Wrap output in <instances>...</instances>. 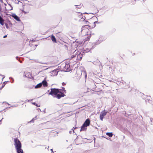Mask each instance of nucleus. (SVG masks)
<instances>
[{"label":"nucleus","mask_w":153,"mask_h":153,"mask_svg":"<svg viewBox=\"0 0 153 153\" xmlns=\"http://www.w3.org/2000/svg\"><path fill=\"white\" fill-rule=\"evenodd\" d=\"M83 53V52H81L75 50L72 53V55L71 56V59H73L75 62H77L78 60L81 59Z\"/></svg>","instance_id":"1"},{"label":"nucleus","mask_w":153,"mask_h":153,"mask_svg":"<svg viewBox=\"0 0 153 153\" xmlns=\"http://www.w3.org/2000/svg\"><path fill=\"white\" fill-rule=\"evenodd\" d=\"M14 144L15 148L17 153H23V150L22 149V144L19 140L17 138L14 139Z\"/></svg>","instance_id":"2"},{"label":"nucleus","mask_w":153,"mask_h":153,"mask_svg":"<svg viewBox=\"0 0 153 153\" xmlns=\"http://www.w3.org/2000/svg\"><path fill=\"white\" fill-rule=\"evenodd\" d=\"M61 68L65 72L69 71L70 70V65L69 63H63L61 66Z\"/></svg>","instance_id":"3"},{"label":"nucleus","mask_w":153,"mask_h":153,"mask_svg":"<svg viewBox=\"0 0 153 153\" xmlns=\"http://www.w3.org/2000/svg\"><path fill=\"white\" fill-rule=\"evenodd\" d=\"M60 89L56 88H51V91L49 94L53 96L55 95L56 96L57 94L59 92V90Z\"/></svg>","instance_id":"4"},{"label":"nucleus","mask_w":153,"mask_h":153,"mask_svg":"<svg viewBox=\"0 0 153 153\" xmlns=\"http://www.w3.org/2000/svg\"><path fill=\"white\" fill-rule=\"evenodd\" d=\"M107 113V112H105V110L101 112L100 116V119L101 120H103L104 117L106 115Z\"/></svg>","instance_id":"5"},{"label":"nucleus","mask_w":153,"mask_h":153,"mask_svg":"<svg viewBox=\"0 0 153 153\" xmlns=\"http://www.w3.org/2000/svg\"><path fill=\"white\" fill-rule=\"evenodd\" d=\"M105 40V38L101 36H99V39L98 40V42H96V44L97 45H98L101 42H102L103 41H104Z\"/></svg>","instance_id":"6"},{"label":"nucleus","mask_w":153,"mask_h":153,"mask_svg":"<svg viewBox=\"0 0 153 153\" xmlns=\"http://www.w3.org/2000/svg\"><path fill=\"white\" fill-rule=\"evenodd\" d=\"M90 123V120L89 119H87L85 120L83 124V126L85 125V127H87L89 125Z\"/></svg>","instance_id":"7"},{"label":"nucleus","mask_w":153,"mask_h":153,"mask_svg":"<svg viewBox=\"0 0 153 153\" xmlns=\"http://www.w3.org/2000/svg\"><path fill=\"white\" fill-rule=\"evenodd\" d=\"M59 93H60L61 94H57L56 96H54V97H56L58 99H59L62 97H63L65 96V95L64 94L62 93L61 92H59Z\"/></svg>","instance_id":"8"},{"label":"nucleus","mask_w":153,"mask_h":153,"mask_svg":"<svg viewBox=\"0 0 153 153\" xmlns=\"http://www.w3.org/2000/svg\"><path fill=\"white\" fill-rule=\"evenodd\" d=\"M12 16L18 22L20 21V20L19 17L15 14H13L12 15Z\"/></svg>","instance_id":"9"},{"label":"nucleus","mask_w":153,"mask_h":153,"mask_svg":"<svg viewBox=\"0 0 153 153\" xmlns=\"http://www.w3.org/2000/svg\"><path fill=\"white\" fill-rule=\"evenodd\" d=\"M45 79L41 82L42 85H43L44 87H47L48 86V83L46 80H45Z\"/></svg>","instance_id":"10"},{"label":"nucleus","mask_w":153,"mask_h":153,"mask_svg":"<svg viewBox=\"0 0 153 153\" xmlns=\"http://www.w3.org/2000/svg\"><path fill=\"white\" fill-rule=\"evenodd\" d=\"M23 75V76H25L26 77H30L31 76V74L29 72L25 73L24 72Z\"/></svg>","instance_id":"11"},{"label":"nucleus","mask_w":153,"mask_h":153,"mask_svg":"<svg viewBox=\"0 0 153 153\" xmlns=\"http://www.w3.org/2000/svg\"><path fill=\"white\" fill-rule=\"evenodd\" d=\"M51 38L52 41L53 42L56 43L57 42L56 39L54 36L53 35H52L51 36Z\"/></svg>","instance_id":"12"},{"label":"nucleus","mask_w":153,"mask_h":153,"mask_svg":"<svg viewBox=\"0 0 153 153\" xmlns=\"http://www.w3.org/2000/svg\"><path fill=\"white\" fill-rule=\"evenodd\" d=\"M87 127H85V125H84V126H83V124L82 125L81 127L80 131H84L86 129Z\"/></svg>","instance_id":"13"},{"label":"nucleus","mask_w":153,"mask_h":153,"mask_svg":"<svg viewBox=\"0 0 153 153\" xmlns=\"http://www.w3.org/2000/svg\"><path fill=\"white\" fill-rule=\"evenodd\" d=\"M42 86V85L41 83H40L38 84L37 85H36L35 87V88H40Z\"/></svg>","instance_id":"14"},{"label":"nucleus","mask_w":153,"mask_h":153,"mask_svg":"<svg viewBox=\"0 0 153 153\" xmlns=\"http://www.w3.org/2000/svg\"><path fill=\"white\" fill-rule=\"evenodd\" d=\"M83 74L85 75V78H86L87 76L86 73L85 71H82V75Z\"/></svg>","instance_id":"15"},{"label":"nucleus","mask_w":153,"mask_h":153,"mask_svg":"<svg viewBox=\"0 0 153 153\" xmlns=\"http://www.w3.org/2000/svg\"><path fill=\"white\" fill-rule=\"evenodd\" d=\"M106 135L110 137L112 136L113 134L111 132H107L106 134Z\"/></svg>","instance_id":"16"},{"label":"nucleus","mask_w":153,"mask_h":153,"mask_svg":"<svg viewBox=\"0 0 153 153\" xmlns=\"http://www.w3.org/2000/svg\"><path fill=\"white\" fill-rule=\"evenodd\" d=\"M82 5H83L82 4H80L79 5H75V6L76 7V9H77V8L80 9L81 7L82 6Z\"/></svg>","instance_id":"17"},{"label":"nucleus","mask_w":153,"mask_h":153,"mask_svg":"<svg viewBox=\"0 0 153 153\" xmlns=\"http://www.w3.org/2000/svg\"><path fill=\"white\" fill-rule=\"evenodd\" d=\"M36 116L35 117L33 118L32 120L29 121L28 123H30L32 122H33L36 119Z\"/></svg>","instance_id":"18"},{"label":"nucleus","mask_w":153,"mask_h":153,"mask_svg":"<svg viewBox=\"0 0 153 153\" xmlns=\"http://www.w3.org/2000/svg\"><path fill=\"white\" fill-rule=\"evenodd\" d=\"M4 20L2 19H1V21H0V24L2 25H3L4 24Z\"/></svg>","instance_id":"19"},{"label":"nucleus","mask_w":153,"mask_h":153,"mask_svg":"<svg viewBox=\"0 0 153 153\" xmlns=\"http://www.w3.org/2000/svg\"><path fill=\"white\" fill-rule=\"evenodd\" d=\"M32 104H33L36 106L37 107H40V105H38L35 102H32Z\"/></svg>","instance_id":"20"},{"label":"nucleus","mask_w":153,"mask_h":153,"mask_svg":"<svg viewBox=\"0 0 153 153\" xmlns=\"http://www.w3.org/2000/svg\"><path fill=\"white\" fill-rule=\"evenodd\" d=\"M5 25L6 26V28L8 29L9 28V27L8 24L7 23H5Z\"/></svg>","instance_id":"21"},{"label":"nucleus","mask_w":153,"mask_h":153,"mask_svg":"<svg viewBox=\"0 0 153 153\" xmlns=\"http://www.w3.org/2000/svg\"><path fill=\"white\" fill-rule=\"evenodd\" d=\"M153 120V119L152 118H150V123L151 124V125L152 124V121Z\"/></svg>","instance_id":"22"},{"label":"nucleus","mask_w":153,"mask_h":153,"mask_svg":"<svg viewBox=\"0 0 153 153\" xmlns=\"http://www.w3.org/2000/svg\"><path fill=\"white\" fill-rule=\"evenodd\" d=\"M9 82L8 81L7 82V81L4 82H3V85H4V86H5V84L7 83V82Z\"/></svg>","instance_id":"23"},{"label":"nucleus","mask_w":153,"mask_h":153,"mask_svg":"<svg viewBox=\"0 0 153 153\" xmlns=\"http://www.w3.org/2000/svg\"><path fill=\"white\" fill-rule=\"evenodd\" d=\"M62 90H63V91L65 93L66 91L65 90V88L64 87H62Z\"/></svg>","instance_id":"24"},{"label":"nucleus","mask_w":153,"mask_h":153,"mask_svg":"<svg viewBox=\"0 0 153 153\" xmlns=\"http://www.w3.org/2000/svg\"><path fill=\"white\" fill-rule=\"evenodd\" d=\"M9 5L11 7V9H10L9 10H12L13 9V7L11 6V5L10 4H9Z\"/></svg>","instance_id":"25"},{"label":"nucleus","mask_w":153,"mask_h":153,"mask_svg":"<svg viewBox=\"0 0 153 153\" xmlns=\"http://www.w3.org/2000/svg\"><path fill=\"white\" fill-rule=\"evenodd\" d=\"M32 100H33V99H32V100H26V101H28V102H30V101H31Z\"/></svg>","instance_id":"26"},{"label":"nucleus","mask_w":153,"mask_h":153,"mask_svg":"<svg viewBox=\"0 0 153 153\" xmlns=\"http://www.w3.org/2000/svg\"><path fill=\"white\" fill-rule=\"evenodd\" d=\"M95 23H99V22H98L97 21H95L94 22V24H95Z\"/></svg>","instance_id":"27"},{"label":"nucleus","mask_w":153,"mask_h":153,"mask_svg":"<svg viewBox=\"0 0 153 153\" xmlns=\"http://www.w3.org/2000/svg\"><path fill=\"white\" fill-rule=\"evenodd\" d=\"M10 79H11L13 81V82L14 81V79H13V78H12L11 77H10Z\"/></svg>","instance_id":"28"},{"label":"nucleus","mask_w":153,"mask_h":153,"mask_svg":"<svg viewBox=\"0 0 153 153\" xmlns=\"http://www.w3.org/2000/svg\"><path fill=\"white\" fill-rule=\"evenodd\" d=\"M82 19L84 20H85V16L82 17Z\"/></svg>","instance_id":"29"},{"label":"nucleus","mask_w":153,"mask_h":153,"mask_svg":"<svg viewBox=\"0 0 153 153\" xmlns=\"http://www.w3.org/2000/svg\"><path fill=\"white\" fill-rule=\"evenodd\" d=\"M62 85L64 86L65 85V84L63 82L62 83Z\"/></svg>","instance_id":"30"},{"label":"nucleus","mask_w":153,"mask_h":153,"mask_svg":"<svg viewBox=\"0 0 153 153\" xmlns=\"http://www.w3.org/2000/svg\"><path fill=\"white\" fill-rule=\"evenodd\" d=\"M22 12H24L25 14H26L27 13V12H25L24 11H23Z\"/></svg>","instance_id":"31"},{"label":"nucleus","mask_w":153,"mask_h":153,"mask_svg":"<svg viewBox=\"0 0 153 153\" xmlns=\"http://www.w3.org/2000/svg\"><path fill=\"white\" fill-rule=\"evenodd\" d=\"M7 37V36L6 35L4 36H3V38H5L6 37Z\"/></svg>","instance_id":"32"},{"label":"nucleus","mask_w":153,"mask_h":153,"mask_svg":"<svg viewBox=\"0 0 153 153\" xmlns=\"http://www.w3.org/2000/svg\"><path fill=\"white\" fill-rule=\"evenodd\" d=\"M4 86V85H3L2 86V87L1 88V89H2V88H3Z\"/></svg>","instance_id":"33"},{"label":"nucleus","mask_w":153,"mask_h":153,"mask_svg":"<svg viewBox=\"0 0 153 153\" xmlns=\"http://www.w3.org/2000/svg\"><path fill=\"white\" fill-rule=\"evenodd\" d=\"M82 44V42H79V45H81Z\"/></svg>","instance_id":"34"},{"label":"nucleus","mask_w":153,"mask_h":153,"mask_svg":"<svg viewBox=\"0 0 153 153\" xmlns=\"http://www.w3.org/2000/svg\"><path fill=\"white\" fill-rule=\"evenodd\" d=\"M71 132H72V131H69V133L70 134H71Z\"/></svg>","instance_id":"35"},{"label":"nucleus","mask_w":153,"mask_h":153,"mask_svg":"<svg viewBox=\"0 0 153 153\" xmlns=\"http://www.w3.org/2000/svg\"><path fill=\"white\" fill-rule=\"evenodd\" d=\"M0 2H1L2 3H3V1H2V0H0Z\"/></svg>","instance_id":"36"},{"label":"nucleus","mask_w":153,"mask_h":153,"mask_svg":"<svg viewBox=\"0 0 153 153\" xmlns=\"http://www.w3.org/2000/svg\"><path fill=\"white\" fill-rule=\"evenodd\" d=\"M77 39H76V42L78 43V41H77Z\"/></svg>","instance_id":"37"},{"label":"nucleus","mask_w":153,"mask_h":153,"mask_svg":"<svg viewBox=\"0 0 153 153\" xmlns=\"http://www.w3.org/2000/svg\"><path fill=\"white\" fill-rule=\"evenodd\" d=\"M51 150L52 151V152H53V149H51Z\"/></svg>","instance_id":"38"},{"label":"nucleus","mask_w":153,"mask_h":153,"mask_svg":"<svg viewBox=\"0 0 153 153\" xmlns=\"http://www.w3.org/2000/svg\"><path fill=\"white\" fill-rule=\"evenodd\" d=\"M123 84H124V83H126V82H122Z\"/></svg>","instance_id":"39"},{"label":"nucleus","mask_w":153,"mask_h":153,"mask_svg":"<svg viewBox=\"0 0 153 153\" xmlns=\"http://www.w3.org/2000/svg\"><path fill=\"white\" fill-rule=\"evenodd\" d=\"M88 39H90V37H88L87 38Z\"/></svg>","instance_id":"40"},{"label":"nucleus","mask_w":153,"mask_h":153,"mask_svg":"<svg viewBox=\"0 0 153 153\" xmlns=\"http://www.w3.org/2000/svg\"><path fill=\"white\" fill-rule=\"evenodd\" d=\"M16 59H18V58L19 57H18V56H16Z\"/></svg>","instance_id":"41"},{"label":"nucleus","mask_w":153,"mask_h":153,"mask_svg":"<svg viewBox=\"0 0 153 153\" xmlns=\"http://www.w3.org/2000/svg\"><path fill=\"white\" fill-rule=\"evenodd\" d=\"M5 76H4L2 79V80L4 78Z\"/></svg>","instance_id":"42"},{"label":"nucleus","mask_w":153,"mask_h":153,"mask_svg":"<svg viewBox=\"0 0 153 153\" xmlns=\"http://www.w3.org/2000/svg\"><path fill=\"white\" fill-rule=\"evenodd\" d=\"M38 109V110H40V108H38V109Z\"/></svg>","instance_id":"43"},{"label":"nucleus","mask_w":153,"mask_h":153,"mask_svg":"<svg viewBox=\"0 0 153 153\" xmlns=\"http://www.w3.org/2000/svg\"><path fill=\"white\" fill-rule=\"evenodd\" d=\"M110 68H111V67H109V69H110Z\"/></svg>","instance_id":"44"},{"label":"nucleus","mask_w":153,"mask_h":153,"mask_svg":"<svg viewBox=\"0 0 153 153\" xmlns=\"http://www.w3.org/2000/svg\"><path fill=\"white\" fill-rule=\"evenodd\" d=\"M4 4L5 5H6V4H5V3H4Z\"/></svg>","instance_id":"45"},{"label":"nucleus","mask_w":153,"mask_h":153,"mask_svg":"<svg viewBox=\"0 0 153 153\" xmlns=\"http://www.w3.org/2000/svg\"><path fill=\"white\" fill-rule=\"evenodd\" d=\"M84 13L85 14H87V13Z\"/></svg>","instance_id":"46"},{"label":"nucleus","mask_w":153,"mask_h":153,"mask_svg":"<svg viewBox=\"0 0 153 153\" xmlns=\"http://www.w3.org/2000/svg\"><path fill=\"white\" fill-rule=\"evenodd\" d=\"M49 146H48V149H49Z\"/></svg>","instance_id":"47"},{"label":"nucleus","mask_w":153,"mask_h":153,"mask_svg":"<svg viewBox=\"0 0 153 153\" xmlns=\"http://www.w3.org/2000/svg\"><path fill=\"white\" fill-rule=\"evenodd\" d=\"M76 128V127H75L74 128V129H75Z\"/></svg>","instance_id":"48"},{"label":"nucleus","mask_w":153,"mask_h":153,"mask_svg":"<svg viewBox=\"0 0 153 153\" xmlns=\"http://www.w3.org/2000/svg\"><path fill=\"white\" fill-rule=\"evenodd\" d=\"M7 103L8 105H10V104H9V103Z\"/></svg>","instance_id":"49"},{"label":"nucleus","mask_w":153,"mask_h":153,"mask_svg":"<svg viewBox=\"0 0 153 153\" xmlns=\"http://www.w3.org/2000/svg\"><path fill=\"white\" fill-rule=\"evenodd\" d=\"M35 46H37V45H35Z\"/></svg>","instance_id":"50"},{"label":"nucleus","mask_w":153,"mask_h":153,"mask_svg":"<svg viewBox=\"0 0 153 153\" xmlns=\"http://www.w3.org/2000/svg\"><path fill=\"white\" fill-rule=\"evenodd\" d=\"M13 106H13H14V107H16V106Z\"/></svg>","instance_id":"51"},{"label":"nucleus","mask_w":153,"mask_h":153,"mask_svg":"<svg viewBox=\"0 0 153 153\" xmlns=\"http://www.w3.org/2000/svg\"><path fill=\"white\" fill-rule=\"evenodd\" d=\"M1 18H0V21H1Z\"/></svg>","instance_id":"52"}]
</instances>
